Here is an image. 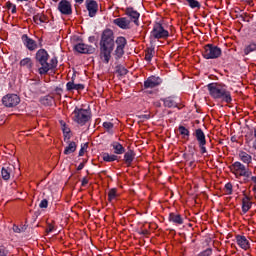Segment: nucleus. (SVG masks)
Listing matches in <instances>:
<instances>
[{"label": "nucleus", "mask_w": 256, "mask_h": 256, "mask_svg": "<svg viewBox=\"0 0 256 256\" xmlns=\"http://www.w3.org/2000/svg\"><path fill=\"white\" fill-rule=\"evenodd\" d=\"M0 256H7V255L5 254V250H3V248H0Z\"/></svg>", "instance_id": "51"}, {"label": "nucleus", "mask_w": 256, "mask_h": 256, "mask_svg": "<svg viewBox=\"0 0 256 256\" xmlns=\"http://www.w3.org/2000/svg\"><path fill=\"white\" fill-rule=\"evenodd\" d=\"M36 61L41 65L38 69L40 75L49 73V67H47V61H49V54L45 49H40L36 53Z\"/></svg>", "instance_id": "4"}, {"label": "nucleus", "mask_w": 256, "mask_h": 256, "mask_svg": "<svg viewBox=\"0 0 256 256\" xmlns=\"http://www.w3.org/2000/svg\"><path fill=\"white\" fill-rule=\"evenodd\" d=\"M89 183V179H87V177H84L82 179V187H85V185H87Z\"/></svg>", "instance_id": "47"}, {"label": "nucleus", "mask_w": 256, "mask_h": 256, "mask_svg": "<svg viewBox=\"0 0 256 256\" xmlns=\"http://www.w3.org/2000/svg\"><path fill=\"white\" fill-rule=\"evenodd\" d=\"M208 91L213 99H221L225 103H231V92L221 84L211 83L207 86Z\"/></svg>", "instance_id": "2"}, {"label": "nucleus", "mask_w": 256, "mask_h": 256, "mask_svg": "<svg viewBox=\"0 0 256 256\" xmlns=\"http://www.w3.org/2000/svg\"><path fill=\"white\" fill-rule=\"evenodd\" d=\"M47 21V18L44 15L37 14L34 16V23L36 25H41V23H45Z\"/></svg>", "instance_id": "29"}, {"label": "nucleus", "mask_w": 256, "mask_h": 256, "mask_svg": "<svg viewBox=\"0 0 256 256\" xmlns=\"http://www.w3.org/2000/svg\"><path fill=\"white\" fill-rule=\"evenodd\" d=\"M202 55L204 59H219V57H221V48L213 44H207L204 46Z\"/></svg>", "instance_id": "6"}, {"label": "nucleus", "mask_w": 256, "mask_h": 256, "mask_svg": "<svg viewBox=\"0 0 256 256\" xmlns=\"http://www.w3.org/2000/svg\"><path fill=\"white\" fill-rule=\"evenodd\" d=\"M236 242L241 249H244V251H247V249L250 247L249 240H247V237L245 236L237 235Z\"/></svg>", "instance_id": "18"}, {"label": "nucleus", "mask_w": 256, "mask_h": 256, "mask_svg": "<svg viewBox=\"0 0 256 256\" xmlns=\"http://www.w3.org/2000/svg\"><path fill=\"white\" fill-rule=\"evenodd\" d=\"M2 103L5 107H17V104L21 103V98L16 94H7L2 98Z\"/></svg>", "instance_id": "8"}, {"label": "nucleus", "mask_w": 256, "mask_h": 256, "mask_svg": "<svg viewBox=\"0 0 256 256\" xmlns=\"http://www.w3.org/2000/svg\"><path fill=\"white\" fill-rule=\"evenodd\" d=\"M87 9L89 11V17H95V15H97L99 5L95 0H92L87 4Z\"/></svg>", "instance_id": "19"}, {"label": "nucleus", "mask_w": 256, "mask_h": 256, "mask_svg": "<svg viewBox=\"0 0 256 256\" xmlns=\"http://www.w3.org/2000/svg\"><path fill=\"white\" fill-rule=\"evenodd\" d=\"M48 205H49V201H47V199H44L40 202L39 207L40 209H47Z\"/></svg>", "instance_id": "43"}, {"label": "nucleus", "mask_w": 256, "mask_h": 256, "mask_svg": "<svg viewBox=\"0 0 256 256\" xmlns=\"http://www.w3.org/2000/svg\"><path fill=\"white\" fill-rule=\"evenodd\" d=\"M83 89H85L83 84H76L75 91H83Z\"/></svg>", "instance_id": "45"}, {"label": "nucleus", "mask_w": 256, "mask_h": 256, "mask_svg": "<svg viewBox=\"0 0 256 256\" xmlns=\"http://www.w3.org/2000/svg\"><path fill=\"white\" fill-rule=\"evenodd\" d=\"M18 1H28V0H18Z\"/></svg>", "instance_id": "56"}, {"label": "nucleus", "mask_w": 256, "mask_h": 256, "mask_svg": "<svg viewBox=\"0 0 256 256\" xmlns=\"http://www.w3.org/2000/svg\"><path fill=\"white\" fill-rule=\"evenodd\" d=\"M42 105H53V96H45L41 99Z\"/></svg>", "instance_id": "34"}, {"label": "nucleus", "mask_w": 256, "mask_h": 256, "mask_svg": "<svg viewBox=\"0 0 256 256\" xmlns=\"http://www.w3.org/2000/svg\"><path fill=\"white\" fill-rule=\"evenodd\" d=\"M253 192L256 193V185L253 187Z\"/></svg>", "instance_id": "54"}, {"label": "nucleus", "mask_w": 256, "mask_h": 256, "mask_svg": "<svg viewBox=\"0 0 256 256\" xmlns=\"http://www.w3.org/2000/svg\"><path fill=\"white\" fill-rule=\"evenodd\" d=\"M191 9H201V4L197 0H185Z\"/></svg>", "instance_id": "28"}, {"label": "nucleus", "mask_w": 256, "mask_h": 256, "mask_svg": "<svg viewBox=\"0 0 256 256\" xmlns=\"http://www.w3.org/2000/svg\"><path fill=\"white\" fill-rule=\"evenodd\" d=\"M117 48L115 50L116 59H121L125 55V45H127V39L125 37H118L116 39Z\"/></svg>", "instance_id": "9"}, {"label": "nucleus", "mask_w": 256, "mask_h": 256, "mask_svg": "<svg viewBox=\"0 0 256 256\" xmlns=\"http://www.w3.org/2000/svg\"><path fill=\"white\" fill-rule=\"evenodd\" d=\"M58 11H60L62 15H71L73 13L71 2L67 0H61L58 4Z\"/></svg>", "instance_id": "11"}, {"label": "nucleus", "mask_w": 256, "mask_h": 256, "mask_svg": "<svg viewBox=\"0 0 256 256\" xmlns=\"http://www.w3.org/2000/svg\"><path fill=\"white\" fill-rule=\"evenodd\" d=\"M46 66L48 67V71H51V69H55V67H57V58H52L50 60V63L47 62Z\"/></svg>", "instance_id": "36"}, {"label": "nucleus", "mask_w": 256, "mask_h": 256, "mask_svg": "<svg viewBox=\"0 0 256 256\" xmlns=\"http://www.w3.org/2000/svg\"><path fill=\"white\" fill-rule=\"evenodd\" d=\"M22 41L29 51H35V49H37V42L29 38V36L23 35Z\"/></svg>", "instance_id": "15"}, {"label": "nucleus", "mask_w": 256, "mask_h": 256, "mask_svg": "<svg viewBox=\"0 0 256 256\" xmlns=\"http://www.w3.org/2000/svg\"><path fill=\"white\" fill-rule=\"evenodd\" d=\"M239 159L242 161V163H245L246 165H250V163H252L253 161V157L245 151L239 152Z\"/></svg>", "instance_id": "20"}, {"label": "nucleus", "mask_w": 256, "mask_h": 256, "mask_svg": "<svg viewBox=\"0 0 256 256\" xmlns=\"http://www.w3.org/2000/svg\"><path fill=\"white\" fill-rule=\"evenodd\" d=\"M117 197V189L112 188L111 190H109L108 192V201H113V199H115Z\"/></svg>", "instance_id": "37"}, {"label": "nucleus", "mask_w": 256, "mask_h": 256, "mask_svg": "<svg viewBox=\"0 0 256 256\" xmlns=\"http://www.w3.org/2000/svg\"><path fill=\"white\" fill-rule=\"evenodd\" d=\"M13 171H15V166H13L12 164L3 167L1 170L2 179H4V181H9V179H11V173H13Z\"/></svg>", "instance_id": "16"}, {"label": "nucleus", "mask_w": 256, "mask_h": 256, "mask_svg": "<svg viewBox=\"0 0 256 256\" xmlns=\"http://www.w3.org/2000/svg\"><path fill=\"white\" fill-rule=\"evenodd\" d=\"M195 137L199 143L201 153L202 154L207 153V148H205V145H207V140L205 139V133L201 128L196 129Z\"/></svg>", "instance_id": "10"}, {"label": "nucleus", "mask_w": 256, "mask_h": 256, "mask_svg": "<svg viewBox=\"0 0 256 256\" xmlns=\"http://www.w3.org/2000/svg\"><path fill=\"white\" fill-rule=\"evenodd\" d=\"M178 131L183 139H189V129L185 128V126H179Z\"/></svg>", "instance_id": "27"}, {"label": "nucleus", "mask_w": 256, "mask_h": 256, "mask_svg": "<svg viewBox=\"0 0 256 256\" xmlns=\"http://www.w3.org/2000/svg\"><path fill=\"white\" fill-rule=\"evenodd\" d=\"M169 219L172 221V223H176V225H183V217H181L179 214L170 213Z\"/></svg>", "instance_id": "23"}, {"label": "nucleus", "mask_w": 256, "mask_h": 256, "mask_svg": "<svg viewBox=\"0 0 256 256\" xmlns=\"http://www.w3.org/2000/svg\"><path fill=\"white\" fill-rule=\"evenodd\" d=\"M76 84L73 81H70L66 84L67 91L75 90Z\"/></svg>", "instance_id": "41"}, {"label": "nucleus", "mask_w": 256, "mask_h": 256, "mask_svg": "<svg viewBox=\"0 0 256 256\" xmlns=\"http://www.w3.org/2000/svg\"><path fill=\"white\" fill-rule=\"evenodd\" d=\"M153 55H155V49L148 48L145 54L146 61H151V59H153Z\"/></svg>", "instance_id": "33"}, {"label": "nucleus", "mask_w": 256, "mask_h": 256, "mask_svg": "<svg viewBox=\"0 0 256 256\" xmlns=\"http://www.w3.org/2000/svg\"><path fill=\"white\" fill-rule=\"evenodd\" d=\"M230 171L231 173H233V175H235L236 179H240V177H251V170H249L248 166H245V164L237 161L234 162L231 166H230Z\"/></svg>", "instance_id": "3"}, {"label": "nucleus", "mask_w": 256, "mask_h": 256, "mask_svg": "<svg viewBox=\"0 0 256 256\" xmlns=\"http://www.w3.org/2000/svg\"><path fill=\"white\" fill-rule=\"evenodd\" d=\"M77 151V144L75 142H70L69 145L64 150V155H71Z\"/></svg>", "instance_id": "25"}, {"label": "nucleus", "mask_w": 256, "mask_h": 256, "mask_svg": "<svg viewBox=\"0 0 256 256\" xmlns=\"http://www.w3.org/2000/svg\"><path fill=\"white\" fill-rule=\"evenodd\" d=\"M103 127L107 131L111 132V129H113V123H111V122H104L103 123Z\"/></svg>", "instance_id": "42"}, {"label": "nucleus", "mask_w": 256, "mask_h": 256, "mask_svg": "<svg viewBox=\"0 0 256 256\" xmlns=\"http://www.w3.org/2000/svg\"><path fill=\"white\" fill-rule=\"evenodd\" d=\"M6 7L9 11H11V13H17V6L11 2H7L6 3Z\"/></svg>", "instance_id": "38"}, {"label": "nucleus", "mask_w": 256, "mask_h": 256, "mask_svg": "<svg viewBox=\"0 0 256 256\" xmlns=\"http://www.w3.org/2000/svg\"><path fill=\"white\" fill-rule=\"evenodd\" d=\"M151 116L149 114H142L138 116V119H140V121H147V119H150Z\"/></svg>", "instance_id": "44"}, {"label": "nucleus", "mask_w": 256, "mask_h": 256, "mask_svg": "<svg viewBox=\"0 0 256 256\" xmlns=\"http://www.w3.org/2000/svg\"><path fill=\"white\" fill-rule=\"evenodd\" d=\"M76 3H83L84 0H75Z\"/></svg>", "instance_id": "53"}, {"label": "nucleus", "mask_w": 256, "mask_h": 256, "mask_svg": "<svg viewBox=\"0 0 256 256\" xmlns=\"http://www.w3.org/2000/svg\"><path fill=\"white\" fill-rule=\"evenodd\" d=\"M72 119L75 123H78V125H85V123L91 119V112L87 109L76 108L72 112Z\"/></svg>", "instance_id": "5"}, {"label": "nucleus", "mask_w": 256, "mask_h": 256, "mask_svg": "<svg viewBox=\"0 0 256 256\" xmlns=\"http://www.w3.org/2000/svg\"><path fill=\"white\" fill-rule=\"evenodd\" d=\"M251 181L254 183V185H256V176H252Z\"/></svg>", "instance_id": "52"}, {"label": "nucleus", "mask_w": 256, "mask_h": 256, "mask_svg": "<svg viewBox=\"0 0 256 256\" xmlns=\"http://www.w3.org/2000/svg\"><path fill=\"white\" fill-rule=\"evenodd\" d=\"M111 147L114 149L116 155H123L125 153V148L119 142H113Z\"/></svg>", "instance_id": "22"}, {"label": "nucleus", "mask_w": 256, "mask_h": 256, "mask_svg": "<svg viewBox=\"0 0 256 256\" xmlns=\"http://www.w3.org/2000/svg\"><path fill=\"white\" fill-rule=\"evenodd\" d=\"M115 47V34L113 30L106 29L102 32L100 40V57L104 63H109L111 53Z\"/></svg>", "instance_id": "1"}, {"label": "nucleus", "mask_w": 256, "mask_h": 256, "mask_svg": "<svg viewBox=\"0 0 256 256\" xmlns=\"http://www.w3.org/2000/svg\"><path fill=\"white\" fill-rule=\"evenodd\" d=\"M83 155H85V148L82 147L79 151V157H83Z\"/></svg>", "instance_id": "48"}, {"label": "nucleus", "mask_w": 256, "mask_h": 256, "mask_svg": "<svg viewBox=\"0 0 256 256\" xmlns=\"http://www.w3.org/2000/svg\"><path fill=\"white\" fill-rule=\"evenodd\" d=\"M253 51H256V44L254 43L245 47L244 54L249 55V53H253Z\"/></svg>", "instance_id": "35"}, {"label": "nucleus", "mask_w": 256, "mask_h": 256, "mask_svg": "<svg viewBox=\"0 0 256 256\" xmlns=\"http://www.w3.org/2000/svg\"><path fill=\"white\" fill-rule=\"evenodd\" d=\"M165 107H177V103L173 98H166L163 100Z\"/></svg>", "instance_id": "32"}, {"label": "nucleus", "mask_w": 256, "mask_h": 256, "mask_svg": "<svg viewBox=\"0 0 256 256\" xmlns=\"http://www.w3.org/2000/svg\"><path fill=\"white\" fill-rule=\"evenodd\" d=\"M62 131L64 134V141H69L71 139V129L67 125H63Z\"/></svg>", "instance_id": "26"}, {"label": "nucleus", "mask_w": 256, "mask_h": 256, "mask_svg": "<svg viewBox=\"0 0 256 256\" xmlns=\"http://www.w3.org/2000/svg\"><path fill=\"white\" fill-rule=\"evenodd\" d=\"M20 65L22 67H27L28 69H31L33 67V63L31 62V58H24L20 61Z\"/></svg>", "instance_id": "30"}, {"label": "nucleus", "mask_w": 256, "mask_h": 256, "mask_svg": "<svg viewBox=\"0 0 256 256\" xmlns=\"http://www.w3.org/2000/svg\"><path fill=\"white\" fill-rule=\"evenodd\" d=\"M13 231H14L15 233H21V228H19V226H14V227H13Z\"/></svg>", "instance_id": "49"}, {"label": "nucleus", "mask_w": 256, "mask_h": 256, "mask_svg": "<svg viewBox=\"0 0 256 256\" xmlns=\"http://www.w3.org/2000/svg\"><path fill=\"white\" fill-rule=\"evenodd\" d=\"M117 73L120 74L121 76H123V75H127V73H129V71L123 66H118Z\"/></svg>", "instance_id": "39"}, {"label": "nucleus", "mask_w": 256, "mask_h": 256, "mask_svg": "<svg viewBox=\"0 0 256 256\" xmlns=\"http://www.w3.org/2000/svg\"><path fill=\"white\" fill-rule=\"evenodd\" d=\"M151 35L154 39H167L169 37V31L165 30L161 24H155Z\"/></svg>", "instance_id": "7"}, {"label": "nucleus", "mask_w": 256, "mask_h": 256, "mask_svg": "<svg viewBox=\"0 0 256 256\" xmlns=\"http://www.w3.org/2000/svg\"><path fill=\"white\" fill-rule=\"evenodd\" d=\"M227 195H231L233 193V185L231 183H227L225 185Z\"/></svg>", "instance_id": "40"}, {"label": "nucleus", "mask_w": 256, "mask_h": 256, "mask_svg": "<svg viewBox=\"0 0 256 256\" xmlns=\"http://www.w3.org/2000/svg\"><path fill=\"white\" fill-rule=\"evenodd\" d=\"M74 49L78 53H84V54H88V55L95 53V47L87 45V44H83V43H79V44L75 45Z\"/></svg>", "instance_id": "12"}, {"label": "nucleus", "mask_w": 256, "mask_h": 256, "mask_svg": "<svg viewBox=\"0 0 256 256\" xmlns=\"http://www.w3.org/2000/svg\"><path fill=\"white\" fill-rule=\"evenodd\" d=\"M254 137H256V129L254 130Z\"/></svg>", "instance_id": "55"}, {"label": "nucleus", "mask_w": 256, "mask_h": 256, "mask_svg": "<svg viewBox=\"0 0 256 256\" xmlns=\"http://www.w3.org/2000/svg\"><path fill=\"white\" fill-rule=\"evenodd\" d=\"M126 15L130 17V19L133 21V23H135V25H139V17H141V14H139L137 10L133 8H127Z\"/></svg>", "instance_id": "17"}, {"label": "nucleus", "mask_w": 256, "mask_h": 256, "mask_svg": "<svg viewBox=\"0 0 256 256\" xmlns=\"http://www.w3.org/2000/svg\"><path fill=\"white\" fill-rule=\"evenodd\" d=\"M53 229H55V226H53V224H48L46 233H52Z\"/></svg>", "instance_id": "46"}, {"label": "nucleus", "mask_w": 256, "mask_h": 256, "mask_svg": "<svg viewBox=\"0 0 256 256\" xmlns=\"http://www.w3.org/2000/svg\"><path fill=\"white\" fill-rule=\"evenodd\" d=\"M103 161L107 163H112V161H117V155H109L108 153L103 154Z\"/></svg>", "instance_id": "31"}, {"label": "nucleus", "mask_w": 256, "mask_h": 256, "mask_svg": "<svg viewBox=\"0 0 256 256\" xmlns=\"http://www.w3.org/2000/svg\"><path fill=\"white\" fill-rule=\"evenodd\" d=\"M251 199H249V197H244L242 199V211L243 213H247V211H249V209H251Z\"/></svg>", "instance_id": "24"}, {"label": "nucleus", "mask_w": 256, "mask_h": 256, "mask_svg": "<svg viewBox=\"0 0 256 256\" xmlns=\"http://www.w3.org/2000/svg\"><path fill=\"white\" fill-rule=\"evenodd\" d=\"M53 1H55V3H57V1H59V0H53Z\"/></svg>", "instance_id": "57"}, {"label": "nucleus", "mask_w": 256, "mask_h": 256, "mask_svg": "<svg viewBox=\"0 0 256 256\" xmlns=\"http://www.w3.org/2000/svg\"><path fill=\"white\" fill-rule=\"evenodd\" d=\"M134 159H135V152H133V150H128L124 154V161L128 167L131 166Z\"/></svg>", "instance_id": "21"}, {"label": "nucleus", "mask_w": 256, "mask_h": 256, "mask_svg": "<svg viewBox=\"0 0 256 256\" xmlns=\"http://www.w3.org/2000/svg\"><path fill=\"white\" fill-rule=\"evenodd\" d=\"M161 85V78L150 76L145 82H144V89H153L155 87H159Z\"/></svg>", "instance_id": "13"}, {"label": "nucleus", "mask_w": 256, "mask_h": 256, "mask_svg": "<svg viewBox=\"0 0 256 256\" xmlns=\"http://www.w3.org/2000/svg\"><path fill=\"white\" fill-rule=\"evenodd\" d=\"M113 23L120 29H131V20L127 17L116 18L113 20Z\"/></svg>", "instance_id": "14"}, {"label": "nucleus", "mask_w": 256, "mask_h": 256, "mask_svg": "<svg viewBox=\"0 0 256 256\" xmlns=\"http://www.w3.org/2000/svg\"><path fill=\"white\" fill-rule=\"evenodd\" d=\"M85 167V163H80L79 166L77 167V171H81Z\"/></svg>", "instance_id": "50"}]
</instances>
